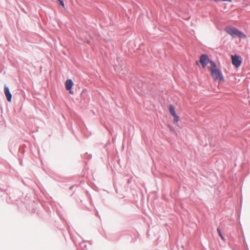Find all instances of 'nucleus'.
<instances>
[{
	"label": "nucleus",
	"mask_w": 250,
	"mask_h": 250,
	"mask_svg": "<svg viewBox=\"0 0 250 250\" xmlns=\"http://www.w3.org/2000/svg\"><path fill=\"white\" fill-rule=\"evenodd\" d=\"M60 4L64 8V3L62 0H59Z\"/></svg>",
	"instance_id": "obj_11"
},
{
	"label": "nucleus",
	"mask_w": 250,
	"mask_h": 250,
	"mask_svg": "<svg viewBox=\"0 0 250 250\" xmlns=\"http://www.w3.org/2000/svg\"><path fill=\"white\" fill-rule=\"evenodd\" d=\"M217 232L218 233V234L219 235V236L221 237V239L222 240H225V237L223 236V235L222 234V232H221V230L220 229V228H218L217 229Z\"/></svg>",
	"instance_id": "obj_9"
},
{
	"label": "nucleus",
	"mask_w": 250,
	"mask_h": 250,
	"mask_svg": "<svg viewBox=\"0 0 250 250\" xmlns=\"http://www.w3.org/2000/svg\"><path fill=\"white\" fill-rule=\"evenodd\" d=\"M209 61V57L207 54H203L200 57L199 62L202 67L204 68L207 66Z\"/></svg>",
	"instance_id": "obj_4"
},
{
	"label": "nucleus",
	"mask_w": 250,
	"mask_h": 250,
	"mask_svg": "<svg viewBox=\"0 0 250 250\" xmlns=\"http://www.w3.org/2000/svg\"><path fill=\"white\" fill-rule=\"evenodd\" d=\"M88 243L90 244H91V241H88Z\"/></svg>",
	"instance_id": "obj_14"
},
{
	"label": "nucleus",
	"mask_w": 250,
	"mask_h": 250,
	"mask_svg": "<svg viewBox=\"0 0 250 250\" xmlns=\"http://www.w3.org/2000/svg\"><path fill=\"white\" fill-rule=\"evenodd\" d=\"M211 76L215 81L218 80L220 82H224L225 81L222 71L218 68L212 70Z\"/></svg>",
	"instance_id": "obj_2"
},
{
	"label": "nucleus",
	"mask_w": 250,
	"mask_h": 250,
	"mask_svg": "<svg viewBox=\"0 0 250 250\" xmlns=\"http://www.w3.org/2000/svg\"><path fill=\"white\" fill-rule=\"evenodd\" d=\"M172 116L173 117V123H176L179 121V117L177 115V114H176L175 115H173Z\"/></svg>",
	"instance_id": "obj_10"
},
{
	"label": "nucleus",
	"mask_w": 250,
	"mask_h": 250,
	"mask_svg": "<svg viewBox=\"0 0 250 250\" xmlns=\"http://www.w3.org/2000/svg\"><path fill=\"white\" fill-rule=\"evenodd\" d=\"M232 64L237 68H239L242 62V58L238 55L235 54L231 56Z\"/></svg>",
	"instance_id": "obj_3"
},
{
	"label": "nucleus",
	"mask_w": 250,
	"mask_h": 250,
	"mask_svg": "<svg viewBox=\"0 0 250 250\" xmlns=\"http://www.w3.org/2000/svg\"><path fill=\"white\" fill-rule=\"evenodd\" d=\"M72 188H72V187H71L70 188V189H72Z\"/></svg>",
	"instance_id": "obj_16"
},
{
	"label": "nucleus",
	"mask_w": 250,
	"mask_h": 250,
	"mask_svg": "<svg viewBox=\"0 0 250 250\" xmlns=\"http://www.w3.org/2000/svg\"><path fill=\"white\" fill-rule=\"evenodd\" d=\"M20 164H21V166L22 165V161H21L20 162Z\"/></svg>",
	"instance_id": "obj_13"
},
{
	"label": "nucleus",
	"mask_w": 250,
	"mask_h": 250,
	"mask_svg": "<svg viewBox=\"0 0 250 250\" xmlns=\"http://www.w3.org/2000/svg\"><path fill=\"white\" fill-rule=\"evenodd\" d=\"M196 64H198V61H196Z\"/></svg>",
	"instance_id": "obj_15"
},
{
	"label": "nucleus",
	"mask_w": 250,
	"mask_h": 250,
	"mask_svg": "<svg viewBox=\"0 0 250 250\" xmlns=\"http://www.w3.org/2000/svg\"><path fill=\"white\" fill-rule=\"evenodd\" d=\"M169 111L170 113V114L172 116L173 115L176 114V112L175 110V108L173 105L170 104L169 105Z\"/></svg>",
	"instance_id": "obj_7"
},
{
	"label": "nucleus",
	"mask_w": 250,
	"mask_h": 250,
	"mask_svg": "<svg viewBox=\"0 0 250 250\" xmlns=\"http://www.w3.org/2000/svg\"><path fill=\"white\" fill-rule=\"evenodd\" d=\"M85 154L87 155L88 159H91L92 158V155L91 154H88V153H86Z\"/></svg>",
	"instance_id": "obj_12"
},
{
	"label": "nucleus",
	"mask_w": 250,
	"mask_h": 250,
	"mask_svg": "<svg viewBox=\"0 0 250 250\" xmlns=\"http://www.w3.org/2000/svg\"><path fill=\"white\" fill-rule=\"evenodd\" d=\"M225 31L233 38H239L244 39L247 38L245 34L234 27H227L225 28Z\"/></svg>",
	"instance_id": "obj_1"
},
{
	"label": "nucleus",
	"mask_w": 250,
	"mask_h": 250,
	"mask_svg": "<svg viewBox=\"0 0 250 250\" xmlns=\"http://www.w3.org/2000/svg\"><path fill=\"white\" fill-rule=\"evenodd\" d=\"M4 94L6 97V99H7V101L9 102H11L12 98V95L11 93L10 92V89H9L8 86H6V85H4Z\"/></svg>",
	"instance_id": "obj_6"
},
{
	"label": "nucleus",
	"mask_w": 250,
	"mask_h": 250,
	"mask_svg": "<svg viewBox=\"0 0 250 250\" xmlns=\"http://www.w3.org/2000/svg\"><path fill=\"white\" fill-rule=\"evenodd\" d=\"M209 62L210 63V64H211V67H210V71H211L213 69H218L217 68H216V64L215 62L211 60V61H209Z\"/></svg>",
	"instance_id": "obj_8"
},
{
	"label": "nucleus",
	"mask_w": 250,
	"mask_h": 250,
	"mask_svg": "<svg viewBox=\"0 0 250 250\" xmlns=\"http://www.w3.org/2000/svg\"><path fill=\"white\" fill-rule=\"evenodd\" d=\"M74 85V83L71 79H68L65 82V88L69 91L70 94H73L74 91L72 90V87Z\"/></svg>",
	"instance_id": "obj_5"
}]
</instances>
